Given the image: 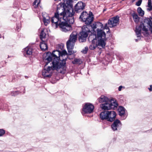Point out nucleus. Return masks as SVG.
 Listing matches in <instances>:
<instances>
[{
    "instance_id": "nucleus-19",
    "label": "nucleus",
    "mask_w": 152,
    "mask_h": 152,
    "mask_svg": "<svg viewBox=\"0 0 152 152\" xmlns=\"http://www.w3.org/2000/svg\"><path fill=\"white\" fill-rule=\"evenodd\" d=\"M108 111H105L102 112L100 114V117L102 120H107V121Z\"/></svg>"
},
{
    "instance_id": "nucleus-23",
    "label": "nucleus",
    "mask_w": 152,
    "mask_h": 152,
    "mask_svg": "<svg viewBox=\"0 0 152 152\" xmlns=\"http://www.w3.org/2000/svg\"><path fill=\"white\" fill-rule=\"evenodd\" d=\"M105 39H97V45L104 48L105 45L106 43L105 42Z\"/></svg>"
},
{
    "instance_id": "nucleus-27",
    "label": "nucleus",
    "mask_w": 152,
    "mask_h": 152,
    "mask_svg": "<svg viewBox=\"0 0 152 152\" xmlns=\"http://www.w3.org/2000/svg\"><path fill=\"white\" fill-rule=\"evenodd\" d=\"M118 111L120 115L121 116L125 113V109L122 107H120L118 109Z\"/></svg>"
},
{
    "instance_id": "nucleus-6",
    "label": "nucleus",
    "mask_w": 152,
    "mask_h": 152,
    "mask_svg": "<svg viewBox=\"0 0 152 152\" xmlns=\"http://www.w3.org/2000/svg\"><path fill=\"white\" fill-rule=\"evenodd\" d=\"M48 62L46 63L44 67V69L42 71V75L44 77H50L51 76L52 72L54 70H56L60 72L61 69L59 68V66H57L58 64L57 63H53L52 67V66H47L48 63Z\"/></svg>"
},
{
    "instance_id": "nucleus-29",
    "label": "nucleus",
    "mask_w": 152,
    "mask_h": 152,
    "mask_svg": "<svg viewBox=\"0 0 152 152\" xmlns=\"http://www.w3.org/2000/svg\"><path fill=\"white\" fill-rule=\"evenodd\" d=\"M147 7V10L150 11L152 10V5L151 4V0H148Z\"/></svg>"
},
{
    "instance_id": "nucleus-10",
    "label": "nucleus",
    "mask_w": 152,
    "mask_h": 152,
    "mask_svg": "<svg viewBox=\"0 0 152 152\" xmlns=\"http://www.w3.org/2000/svg\"><path fill=\"white\" fill-rule=\"evenodd\" d=\"M96 35L94 34H92L90 35L89 37V40H92V43L90 45L89 49L91 50L94 49L98 46L97 43V41L96 39Z\"/></svg>"
},
{
    "instance_id": "nucleus-38",
    "label": "nucleus",
    "mask_w": 152,
    "mask_h": 152,
    "mask_svg": "<svg viewBox=\"0 0 152 152\" xmlns=\"http://www.w3.org/2000/svg\"><path fill=\"white\" fill-rule=\"evenodd\" d=\"M34 1H36V3H37V5H38L40 3V0H35Z\"/></svg>"
},
{
    "instance_id": "nucleus-9",
    "label": "nucleus",
    "mask_w": 152,
    "mask_h": 152,
    "mask_svg": "<svg viewBox=\"0 0 152 152\" xmlns=\"http://www.w3.org/2000/svg\"><path fill=\"white\" fill-rule=\"evenodd\" d=\"M119 17L116 16L110 18L108 20L107 24L108 26L112 28L116 26L118 24L119 22Z\"/></svg>"
},
{
    "instance_id": "nucleus-24",
    "label": "nucleus",
    "mask_w": 152,
    "mask_h": 152,
    "mask_svg": "<svg viewBox=\"0 0 152 152\" xmlns=\"http://www.w3.org/2000/svg\"><path fill=\"white\" fill-rule=\"evenodd\" d=\"M92 28L93 29L96 28L98 27H99L101 28H102L103 27V24L101 23L98 22L93 23L91 26Z\"/></svg>"
},
{
    "instance_id": "nucleus-33",
    "label": "nucleus",
    "mask_w": 152,
    "mask_h": 152,
    "mask_svg": "<svg viewBox=\"0 0 152 152\" xmlns=\"http://www.w3.org/2000/svg\"><path fill=\"white\" fill-rule=\"evenodd\" d=\"M88 50V48L87 47H86L85 48V49L83 50L82 51V52L83 53H87Z\"/></svg>"
},
{
    "instance_id": "nucleus-2",
    "label": "nucleus",
    "mask_w": 152,
    "mask_h": 152,
    "mask_svg": "<svg viewBox=\"0 0 152 152\" xmlns=\"http://www.w3.org/2000/svg\"><path fill=\"white\" fill-rule=\"evenodd\" d=\"M63 4L64 6L63 10H60L61 12H60V16L63 18L64 21L69 23L70 24L74 23V20L73 17L75 14V12L72 8L73 5L72 2L69 1L66 2L65 8V4L63 3H60L59 4Z\"/></svg>"
},
{
    "instance_id": "nucleus-22",
    "label": "nucleus",
    "mask_w": 152,
    "mask_h": 152,
    "mask_svg": "<svg viewBox=\"0 0 152 152\" xmlns=\"http://www.w3.org/2000/svg\"><path fill=\"white\" fill-rule=\"evenodd\" d=\"M90 28L91 26H90L85 25L83 26L82 28V32H83L88 34L91 32L90 30Z\"/></svg>"
},
{
    "instance_id": "nucleus-1",
    "label": "nucleus",
    "mask_w": 152,
    "mask_h": 152,
    "mask_svg": "<svg viewBox=\"0 0 152 152\" xmlns=\"http://www.w3.org/2000/svg\"><path fill=\"white\" fill-rule=\"evenodd\" d=\"M67 52L65 50H63L61 52L59 50H55L53 51L52 53H47L46 56L45 58V60L49 62L52 60V64H53V62L57 63V66H59V68L61 69L60 72L64 74L65 73L66 69L65 65L66 58L64 59L62 57L65 56L67 54Z\"/></svg>"
},
{
    "instance_id": "nucleus-17",
    "label": "nucleus",
    "mask_w": 152,
    "mask_h": 152,
    "mask_svg": "<svg viewBox=\"0 0 152 152\" xmlns=\"http://www.w3.org/2000/svg\"><path fill=\"white\" fill-rule=\"evenodd\" d=\"M91 14V15L89 14L86 19L84 20V21L86 24L89 25L93 21L94 18L93 17V15L92 13Z\"/></svg>"
},
{
    "instance_id": "nucleus-7",
    "label": "nucleus",
    "mask_w": 152,
    "mask_h": 152,
    "mask_svg": "<svg viewBox=\"0 0 152 152\" xmlns=\"http://www.w3.org/2000/svg\"><path fill=\"white\" fill-rule=\"evenodd\" d=\"M77 33L76 31L73 32L71 34L69 39L66 42L67 48L70 54L72 53V50L73 49L74 43L77 40Z\"/></svg>"
},
{
    "instance_id": "nucleus-21",
    "label": "nucleus",
    "mask_w": 152,
    "mask_h": 152,
    "mask_svg": "<svg viewBox=\"0 0 152 152\" xmlns=\"http://www.w3.org/2000/svg\"><path fill=\"white\" fill-rule=\"evenodd\" d=\"M40 47L42 50L45 51L48 49V46L45 41H42L40 44Z\"/></svg>"
},
{
    "instance_id": "nucleus-5",
    "label": "nucleus",
    "mask_w": 152,
    "mask_h": 152,
    "mask_svg": "<svg viewBox=\"0 0 152 152\" xmlns=\"http://www.w3.org/2000/svg\"><path fill=\"white\" fill-rule=\"evenodd\" d=\"M64 5L63 4H58L57 7V10L56 12L55 13L54 16L51 18V21L53 26L56 28L58 27V25H60V24L63 22V18L61 17L60 12H61L60 10H63Z\"/></svg>"
},
{
    "instance_id": "nucleus-39",
    "label": "nucleus",
    "mask_w": 152,
    "mask_h": 152,
    "mask_svg": "<svg viewBox=\"0 0 152 152\" xmlns=\"http://www.w3.org/2000/svg\"><path fill=\"white\" fill-rule=\"evenodd\" d=\"M148 89L150 91H152V85H151L150 86V88H148Z\"/></svg>"
},
{
    "instance_id": "nucleus-35",
    "label": "nucleus",
    "mask_w": 152,
    "mask_h": 152,
    "mask_svg": "<svg viewBox=\"0 0 152 152\" xmlns=\"http://www.w3.org/2000/svg\"><path fill=\"white\" fill-rule=\"evenodd\" d=\"M37 3H36V1H34L33 3V6L34 8H36L38 6Z\"/></svg>"
},
{
    "instance_id": "nucleus-11",
    "label": "nucleus",
    "mask_w": 152,
    "mask_h": 152,
    "mask_svg": "<svg viewBox=\"0 0 152 152\" xmlns=\"http://www.w3.org/2000/svg\"><path fill=\"white\" fill-rule=\"evenodd\" d=\"M94 109V106L90 103H86L83 109V112L84 113H92Z\"/></svg>"
},
{
    "instance_id": "nucleus-12",
    "label": "nucleus",
    "mask_w": 152,
    "mask_h": 152,
    "mask_svg": "<svg viewBox=\"0 0 152 152\" xmlns=\"http://www.w3.org/2000/svg\"><path fill=\"white\" fill-rule=\"evenodd\" d=\"M121 126L122 124L121 122L119 120L117 119L114 121L111 127L113 130L115 131L120 129Z\"/></svg>"
},
{
    "instance_id": "nucleus-4",
    "label": "nucleus",
    "mask_w": 152,
    "mask_h": 152,
    "mask_svg": "<svg viewBox=\"0 0 152 152\" xmlns=\"http://www.w3.org/2000/svg\"><path fill=\"white\" fill-rule=\"evenodd\" d=\"M99 102L100 103L105 102L101 105V107L104 110L115 109L117 108L118 104L115 101L109 99L104 96H102L98 99Z\"/></svg>"
},
{
    "instance_id": "nucleus-30",
    "label": "nucleus",
    "mask_w": 152,
    "mask_h": 152,
    "mask_svg": "<svg viewBox=\"0 0 152 152\" xmlns=\"http://www.w3.org/2000/svg\"><path fill=\"white\" fill-rule=\"evenodd\" d=\"M137 11L140 15L142 16L144 15V12L140 7H139L138 8Z\"/></svg>"
},
{
    "instance_id": "nucleus-32",
    "label": "nucleus",
    "mask_w": 152,
    "mask_h": 152,
    "mask_svg": "<svg viewBox=\"0 0 152 152\" xmlns=\"http://www.w3.org/2000/svg\"><path fill=\"white\" fill-rule=\"evenodd\" d=\"M5 133V131L3 129H0V137L2 136Z\"/></svg>"
},
{
    "instance_id": "nucleus-40",
    "label": "nucleus",
    "mask_w": 152,
    "mask_h": 152,
    "mask_svg": "<svg viewBox=\"0 0 152 152\" xmlns=\"http://www.w3.org/2000/svg\"><path fill=\"white\" fill-rule=\"evenodd\" d=\"M135 0H132V2H134Z\"/></svg>"
},
{
    "instance_id": "nucleus-25",
    "label": "nucleus",
    "mask_w": 152,
    "mask_h": 152,
    "mask_svg": "<svg viewBox=\"0 0 152 152\" xmlns=\"http://www.w3.org/2000/svg\"><path fill=\"white\" fill-rule=\"evenodd\" d=\"M89 15L86 11H83L80 16V18L82 20L84 21V20L86 19Z\"/></svg>"
},
{
    "instance_id": "nucleus-42",
    "label": "nucleus",
    "mask_w": 152,
    "mask_h": 152,
    "mask_svg": "<svg viewBox=\"0 0 152 152\" xmlns=\"http://www.w3.org/2000/svg\"><path fill=\"white\" fill-rule=\"evenodd\" d=\"M136 41H137V39H136Z\"/></svg>"
},
{
    "instance_id": "nucleus-3",
    "label": "nucleus",
    "mask_w": 152,
    "mask_h": 152,
    "mask_svg": "<svg viewBox=\"0 0 152 152\" xmlns=\"http://www.w3.org/2000/svg\"><path fill=\"white\" fill-rule=\"evenodd\" d=\"M142 29L145 36L148 35V30L152 34V18H145L144 20L143 23L139 26H137L135 31L137 37L140 39L141 36V31Z\"/></svg>"
},
{
    "instance_id": "nucleus-31",
    "label": "nucleus",
    "mask_w": 152,
    "mask_h": 152,
    "mask_svg": "<svg viewBox=\"0 0 152 152\" xmlns=\"http://www.w3.org/2000/svg\"><path fill=\"white\" fill-rule=\"evenodd\" d=\"M74 64H80L81 63L80 60L79 59H75L74 61L72 62Z\"/></svg>"
},
{
    "instance_id": "nucleus-16",
    "label": "nucleus",
    "mask_w": 152,
    "mask_h": 152,
    "mask_svg": "<svg viewBox=\"0 0 152 152\" xmlns=\"http://www.w3.org/2000/svg\"><path fill=\"white\" fill-rule=\"evenodd\" d=\"M88 34L83 32H81L79 35V40L80 42L85 41L88 36Z\"/></svg>"
},
{
    "instance_id": "nucleus-28",
    "label": "nucleus",
    "mask_w": 152,
    "mask_h": 152,
    "mask_svg": "<svg viewBox=\"0 0 152 152\" xmlns=\"http://www.w3.org/2000/svg\"><path fill=\"white\" fill-rule=\"evenodd\" d=\"M50 18L48 16H46V17H43V20L45 26H47L50 22Z\"/></svg>"
},
{
    "instance_id": "nucleus-14",
    "label": "nucleus",
    "mask_w": 152,
    "mask_h": 152,
    "mask_svg": "<svg viewBox=\"0 0 152 152\" xmlns=\"http://www.w3.org/2000/svg\"><path fill=\"white\" fill-rule=\"evenodd\" d=\"M97 37L96 36V39H105L106 37V34L102 30L99 29L97 28Z\"/></svg>"
},
{
    "instance_id": "nucleus-34",
    "label": "nucleus",
    "mask_w": 152,
    "mask_h": 152,
    "mask_svg": "<svg viewBox=\"0 0 152 152\" xmlns=\"http://www.w3.org/2000/svg\"><path fill=\"white\" fill-rule=\"evenodd\" d=\"M142 1L141 0L138 1L136 3V5L138 6H140L141 4Z\"/></svg>"
},
{
    "instance_id": "nucleus-36",
    "label": "nucleus",
    "mask_w": 152,
    "mask_h": 152,
    "mask_svg": "<svg viewBox=\"0 0 152 152\" xmlns=\"http://www.w3.org/2000/svg\"><path fill=\"white\" fill-rule=\"evenodd\" d=\"M107 23H106L104 26V29H108V31H109V29L108 28V27L107 26Z\"/></svg>"
},
{
    "instance_id": "nucleus-20",
    "label": "nucleus",
    "mask_w": 152,
    "mask_h": 152,
    "mask_svg": "<svg viewBox=\"0 0 152 152\" xmlns=\"http://www.w3.org/2000/svg\"><path fill=\"white\" fill-rule=\"evenodd\" d=\"M46 29H43L41 31L40 35V38L42 41H45V38L47 33Z\"/></svg>"
},
{
    "instance_id": "nucleus-13",
    "label": "nucleus",
    "mask_w": 152,
    "mask_h": 152,
    "mask_svg": "<svg viewBox=\"0 0 152 152\" xmlns=\"http://www.w3.org/2000/svg\"><path fill=\"white\" fill-rule=\"evenodd\" d=\"M85 7L84 3L79 1L74 6L75 11L77 12H80L84 9Z\"/></svg>"
},
{
    "instance_id": "nucleus-41",
    "label": "nucleus",
    "mask_w": 152,
    "mask_h": 152,
    "mask_svg": "<svg viewBox=\"0 0 152 152\" xmlns=\"http://www.w3.org/2000/svg\"><path fill=\"white\" fill-rule=\"evenodd\" d=\"M55 1H60L61 0H54Z\"/></svg>"
},
{
    "instance_id": "nucleus-8",
    "label": "nucleus",
    "mask_w": 152,
    "mask_h": 152,
    "mask_svg": "<svg viewBox=\"0 0 152 152\" xmlns=\"http://www.w3.org/2000/svg\"><path fill=\"white\" fill-rule=\"evenodd\" d=\"M69 23L63 21L59 26L61 30L63 32H66L68 31H71L72 30L71 26Z\"/></svg>"
},
{
    "instance_id": "nucleus-15",
    "label": "nucleus",
    "mask_w": 152,
    "mask_h": 152,
    "mask_svg": "<svg viewBox=\"0 0 152 152\" xmlns=\"http://www.w3.org/2000/svg\"><path fill=\"white\" fill-rule=\"evenodd\" d=\"M107 121L112 122L115 119L116 113L114 111H108Z\"/></svg>"
},
{
    "instance_id": "nucleus-37",
    "label": "nucleus",
    "mask_w": 152,
    "mask_h": 152,
    "mask_svg": "<svg viewBox=\"0 0 152 152\" xmlns=\"http://www.w3.org/2000/svg\"><path fill=\"white\" fill-rule=\"evenodd\" d=\"M123 88V86H120L118 88V91H121L122 88Z\"/></svg>"
},
{
    "instance_id": "nucleus-18",
    "label": "nucleus",
    "mask_w": 152,
    "mask_h": 152,
    "mask_svg": "<svg viewBox=\"0 0 152 152\" xmlns=\"http://www.w3.org/2000/svg\"><path fill=\"white\" fill-rule=\"evenodd\" d=\"M23 52L24 55L26 56V55H30L32 54V50L31 48L27 47L24 48Z\"/></svg>"
},
{
    "instance_id": "nucleus-26",
    "label": "nucleus",
    "mask_w": 152,
    "mask_h": 152,
    "mask_svg": "<svg viewBox=\"0 0 152 152\" xmlns=\"http://www.w3.org/2000/svg\"><path fill=\"white\" fill-rule=\"evenodd\" d=\"M132 16L134 22L136 23H138L139 22L140 18L138 16L137 14L134 13L132 14Z\"/></svg>"
}]
</instances>
